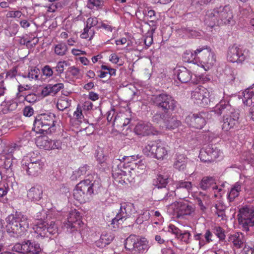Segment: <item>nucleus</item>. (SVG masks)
I'll return each instance as SVG.
<instances>
[{"label":"nucleus","mask_w":254,"mask_h":254,"mask_svg":"<svg viewBox=\"0 0 254 254\" xmlns=\"http://www.w3.org/2000/svg\"><path fill=\"white\" fill-rule=\"evenodd\" d=\"M125 248L131 251V254H144L149 248L148 242L145 238L131 235L126 240Z\"/></svg>","instance_id":"nucleus-8"},{"label":"nucleus","mask_w":254,"mask_h":254,"mask_svg":"<svg viewBox=\"0 0 254 254\" xmlns=\"http://www.w3.org/2000/svg\"><path fill=\"white\" fill-rule=\"evenodd\" d=\"M114 238V236L111 232L103 233L100 239L95 242V245L98 248H103L110 244Z\"/></svg>","instance_id":"nucleus-29"},{"label":"nucleus","mask_w":254,"mask_h":254,"mask_svg":"<svg viewBox=\"0 0 254 254\" xmlns=\"http://www.w3.org/2000/svg\"><path fill=\"white\" fill-rule=\"evenodd\" d=\"M218 115L222 113L224 116L222 128L224 131H228L236 128L239 124V114L235 111L231 106L225 101H221L214 108L212 111Z\"/></svg>","instance_id":"nucleus-4"},{"label":"nucleus","mask_w":254,"mask_h":254,"mask_svg":"<svg viewBox=\"0 0 254 254\" xmlns=\"http://www.w3.org/2000/svg\"><path fill=\"white\" fill-rule=\"evenodd\" d=\"M211 49L207 46H199L195 50V55L196 56L198 64H199L200 61L203 60L207 56L211 55L212 53Z\"/></svg>","instance_id":"nucleus-31"},{"label":"nucleus","mask_w":254,"mask_h":254,"mask_svg":"<svg viewBox=\"0 0 254 254\" xmlns=\"http://www.w3.org/2000/svg\"><path fill=\"white\" fill-rule=\"evenodd\" d=\"M96 191L95 181L92 176L80 182L73 190L74 198L80 203H84L88 201L92 194Z\"/></svg>","instance_id":"nucleus-5"},{"label":"nucleus","mask_w":254,"mask_h":254,"mask_svg":"<svg viewBox=\"0 0 254 254\" xmlns=\"http://www.w3.org/2000/svg\"><path fill=\"white\" fill-rule=\"evenodd\" d=\"M243 101L244 104L249 106L254 103V85L243 92Z\"/></svg>","instance_id":"nucleus-33"},{"label":"nucleus","mask_w":254,"mask_h":254,"mask_svg":"<svg viewBox=\"0 0 254 254\" xmlns=\"http://www.w3.org/2000/svg\"><path fill=\"white\" fill-rule=\"evenodd\" d=\"M83 225L80 213L74 209L69 212L67 219L63 223V227L66 229L67 231L71 232L74 229L80 228Z\"/></svg>","instance_id":"nucleus-12"},{"label":"nucleus","mask_w":254,"mask_h":254,"mask_svg":"<svg viewBox=\"0 0 254 254\" xmlns=\"http://www.w3.org/2000/svg\"><path fill=\"white\" fill-rule=\"evenodd\" d=\"M177 77L178 79L182 83H187L192 80V82L197 83V81L193 80L191 72L186 68H184L178 72Z\"/></svg>","instance_id":"nucleus-34"},{"label":"nucleus","mask_w":254,"mask_h":254,"mask_svg":"<svg viewBox=\"0 0 254 254\" xmlns=\"http://www.w3.org/2000/svg\"><path fill=\"white\" fill-rule=\"evenodd\" d=\"M136 212L133 203L130 202H122L119 212L116 217L112 220V224L114 227L119 228L123 222L127 218L130 217Z\"/></svg>","instance_id":"nucleus-9"},{"label":"nucleus","mask_w":254,"mask_h":254,"mask_svg":"<svg viewBox=\"0 0 254 254\" xmlns=\"http://www.w3.org/2000/svg\"><path fill=\"white\" fill-rule=\"evenodd\" d=\"M240 224L246 231L249 230V227L254 226V208L245 206L239 209L238 215Z\"/></svg>","instance_id":"nucleus-11"},{"label":"nucleus","mask_w":254,"mask_h":254,"mask_svg":"<svg viewBox=\"0 0 254 254\" xmlns=\"http://www.w3.org/2000/svg\"><path fill=\"white\" fill-rule=\"evenodd\" d=\"M67 50L66 44L64 43H59L56 45L54 47L55 53L59 56L64 55Z\"/></svg>","instance_id":"nucleus-41"},{"label":"nucleus","mask_w":254,"mask_h":254,"mask_svg":"<svg viewBox=\"0 0 254 254\" xmlns=\"http://www.w3.org/2000/svg\"><path fill=\"white\" fill-rule=\"evenodd\" d=\"M168 176L159 174L155 181L154 184L158 188H162L166 187L168 184Z\"/></svg>","instance_id":"nucleus-38"},{"label":"nucleus","mask_w":254,"mask_h":254,"mask_svg":"<svg viewBox=\"0 0 254 254\" xmlns=\"http://www.w3.org/2000/svg\"><path fill=\"white\" fill-rule=\"evenodd\" d=\"M27 195L28 198L31 201H39L42 197V188L40 186L36 185L29 190Z\"/></svg>","instance_id":"nucleus-25"},{"label":"nucleus","mask_w":254,"mask_h":254,"mask_svg":"<svg viewBox=\"0 0 254 254\" xmlns=\"http://www.w3.org/2000/svg\"><path fill=\"white\" fill-rule=\"evenodd\" d=\"M164 123L166 128L168 129H174L181 125V122L174 117H169Z\"/></svg>","instance_id":"nucleus-36"},{"label":"nucleus","mask_w":254,"mask_h":254,"mask_svg":"<svg viewBox=\"0 0 254 254\" xmlns=\"http://www.w3.org/2000/svg\"><path fill=\"white\" fill-rule=\"evenodd\" d=\"M225 76L226 81L230 83L235 80L236 72L230 68H226L225 70Z\"/></svg>","instance_id":"nucleus-49"},{"label":"nucleus","mask_w":254,"mask_h":254,"mask_svg":"<svg viewBox=\"0 0 254 254\" xmlns=\"http://www.w3.org/2000/svg\"><path fill=\"white\" fill-rule=\"evenodd\" d=\"M35 142L37 147L46 150L61 149L62 148V142L61 140H53L45 136L38 137Z\"/></svg>","instance_id":"nucleus-17"},{"label":"nucleus","mask_w":254,"mask_h":254,"mask_svg":"<svg viewBox=\"0 0 254 254\" xmlns=\"http://www.w3.org/2000/svg\"><path fill=\"white\" fill-rule=\"evenodd\" d=\"M191 99L194 104L204 107L208 105L211 102L209 91L202 86H197L192 91Z\"/></svg>","instance_id":"nucleus-13"},{"label":"nucleus","mask_w":254,"mask_h":254,"mask_svg":"<svg viewBox=\"0 0 254 254\" xmlns=\"http://www.w3.org/2000/svg\"><path fill=\"white\" fill-rule=\"evenodd\" d=\"M104 4L102 0H88L87 6L89 9H99L101 8Z\"/></svg>","instance_id":"nucleus-43"},{"label":"nucleus","mask_w":254,"mask_h":254,"mask_svg":"<svg viewBox=\"0 0 254 254\" xmlns=\"http://www.w3.org/2000/svg\"><path fill=\"white\" fill-rule=\"evenodd\" d=\"M191 236V234L189 231H181L177 238L182 242L188 244L190 242Z\"/></svg>","instance_id":"nucleus-44"},{"label":"nucleus","mask_w":254,"mask_h":254,"mask_svg":"<svg viewBox=\"0 0 254 254\" xmlns=\"http://www.w3.org/2000/svg\"><path fill=\"white\" fill-rule=\"evenodd\" d=\"M216 62V59L215 55L212 52L211 55L207 56L203 60L200 61L198 65L203 67L204 70L206 71L212 68L215 64Z\"/></svg>","instance_id":"nucleus-32"},{"label":"nucleus","mask_w":254,"mask_h":254,"mask_svg":"<svg viewBox=\"0 0 254 254\" xmlns=\"http://www.w3.org/2000/svg\"><path fill=\"white\" fill-rule=\"evenodd\" d=\"M208 113L201 112L198 114H190L186 119V123L189 126L198 129L202 128L206 124V119H208Z\"/></svg>","instance_id":"nucleus-15"},{"label":"nucleus","mask_w":254,"mask_h":254,"mask_svg":"<svg viewBox=\"0 0 254 254\" xmlns=\"http://www.w3.org/2000/svg\"><path fill=\"white\" fill-rule=\"evenodd\" d=\"M204 22L210 27L222 25H233L234 15L231 7L228 5L219 6L207 11Z\"/></svg>","instance_id":"nucleus-1"},{"label":"nucleus","mask_w":254,"mask_h":254,"mask_svg":"<svg viewBox=\"0 0 254 254\" xmlns=\"http://www.w3.org/2000/svg\"><path fill=\"white\" fill-rule=\"evenodd\" d=\"M153 101L158 107L164 111L174 110L175 107V101L171 96L166 94H161L154 97Z\"/></svg>","instance_id":"nucleus-18"},{"label":"nucleus","mask_w":254,"mask_h":254,"mask_svg":"<svg viewBox=\"0 0 254 254\" xmlns=\"http://www.w3.org/2000/svg\"><path fill=\"white\" fill-rule=\"evenodd\" d=\"M227 58L232 63H242L246 60V56L239 47L234 45L229 48Z\"/></svg>","instance_id":"nucleus-19"},{"label":"nucleus","mask_w":254,"mask_h":254,"mask_svg":"<svg viewBox=\"0 0 254 254\" xmlns=\"http://www.w3.org/2000/svg\"><path fill=\"white\" fill-rule=\"evenodd\" d=\"M56 117L52 113L38 115L35 120L34 127L37 132L51 133L55 130Z\"/></svg>","instance_id":"nucleus-6"},{"label":"nucleus","mask_w":254,"mask_h":254,"mask_svg":"<svg viewBox=\"0 0 254 254\" xmlns=\"http://www.w3.org/2000/svg\"><path fill=\"white\" fill-rule=\"evenodd\" d=\"M222 152L212 145H208L200 151L199 157L203 162H211L221 157Z\"/></svg>","instance_id":"nucleus-16"},{"label":"nucleus","mask_w":254,"mask_h":254,"mask_svg":"<svg viewBox=\"0 0 254 254\" xmlns=\"http://www.w3.org/2000/svg\"><path fill=\"white\" fill-rule=\"evenodd\" d=\"M109 61L113 64H117L119 66H122L124 64V62L116 53H113L110 56Z\"/></svg>","instance_id":"nucleus-51"},{"label":"nucleus","mask_w":254,"mask_h":254,"mask_svg":"<svg viewBox=\"0 0 254 254\" xmlns=\"http://www.w3.org/2000/svg\"><path fill=\"white\" fill-rule=\"evenodd\" d=\"M71 104V100L67 98H64L59 99L57 104V107L59 110L64 111Z\"/></svg>","instance_id":"nucleus-42"},{"label":"nucleus","mask_w":254,"mask_h":254,"mask_svg":"<svg viewBox=\"0 0 254 254\" xmlns=\"http://www.w3.org/2000/svg\"><path fill=\"white\" fill-rule=\"evenodd\" d=\"M12 250L17 253L32 254H39L41 251V248L38 243L30 240L15 244Z\"/></svg>","instance_id":"nucleus-14"},{"label":"nucleus","mask_w":254,"mask_h":254,"mask_svg":"<svg viewBox=\"0 0 254 254\" xmlns=\"http://www.w3.org/2000/svg\"><path fill=\"white\" fill-rule=\"evenodd\" d=\"M53 216H55L53 210H43L37 214V219L43 222L33 226L32 235L35 239L40 240L58 232V227L54 221H51L50 224L47 222Z\"/></svg>","instance_id":"nucleus-2"},{"label":"nucleus","mask_w":254,"mask_h":254,"mask_svg":"<svg viewBox=\"0 0 254 254\" xmlns=\"http://www.w3.org/2000/svg\"><path fill=\"white\" fill-rule=\"evenodd\" d=\"M44 163H25V160L22 161V167L27 175L37 177L40 175L43 171Z\"/></svg>","instance_id":"nucleus-20"},{"label":"nucleus","mask_w":254,"mask_h":254,"mask_svg":"<svg viewBox=\"0 0 254 254\" xmlns=\"http://www.w3.org/2000/svg\"><path fill=\"white\" fill-rule=\"evenodd\" d=\"M34 113V110L29 106H26L23 109V115L26 117H31Z\"/></svg>","instance_id":"nucleus-63"},{"label":"nucleus","mask_w":254,"mask_h":254,"mask_svg":"<svg viewBox=\"0 0 254 254\" xmlns=\"http://www.w3.org/2000/svg\"><path fill=\"white\" fill-rule=\"evenodd\" d=\"M82 110L81 106L78 105L76 110L73 113V117L77 121L80 123L84 120V116Z\"/></svg>","instance_id":"nucleus-46"},{"label":"nucleus","mask_w":254,"mask_h":254,"mask_svg":"<svg viewBox=\"0 0 254 254\" xmlns=\"http://www.w3.org/2000/svg\"><path fill=\"white\" fill-rule=\"evenodd\" d=\"M68 65V64L66 61H60L59 62L56 66V70L57 72L60 73L63 72L64 68Z\"/></svg>","instance_id":"nucleus-52"},{"label":"nucleus","mask_w":254,"mask_h":254,"mask_svg":"<svg viewBox=\"0 0 254 254\" xmlns=\"http://www.w3.org/2000/svg\"><path fill=\"white\" fill-rule=\"evenodd\" d=\"M99 28L104 29L107 33H111L115 29V27L113 26L112 23L107 20L102 21Z\"/></svg>","instance_id":"nucleus-48"},{"label":"nucleus","mask_w":254,"mask_h":254,"mask_svg":"<svg viewBox=\"0 0 254 254\" xmlns=\"http://www.w3.org/2000/svg\"><path fill=\"white\" fill-rule=\"evenodd\" d=\"M50 85V88L51 89V92L52 94H55L57 92H58L61 89L64 88V84L62 83H59L55 84H51Z\"/></svg>","instance_id":"nucleus-53"},{"label":"nucleus","mask_w":254,"mask_h":254,"mask_svg":"<svg viewBox=\"0 0 254 254\" xmlns=\"http://www.w3.org/2000/svg\"><path fill=\"white\" fill-rule=\"evenodd\" d=\"M98 23V21L96 17L88 18L86 21V26L84 28L83 32L80 35L81 37L84 39L89 38V40H91L94 35V31L91 28L97 25Z\"/></svg>","instance_id":"nucleus-22"},{"label":"nucleus","mask_w":254,"mask_h":254,"mask_svg":"<svg viewBox=\"0 0 254 254\" xmlns=\"http://www.w3.org/2000/svg\"><path fill=\"white\" fill-rule=\"evenodd\" d=\"M174 214L178 218L186 216H193L195 214V206L192 203L183 200L176 201L171 205Z\"/></svg>","instance_id":"nucleus-10"},{"label":"nucleus","mask_w":254,"mask_h":254,"mask_svg":"<svg viewBox=\"0 0 254 254\" xmlns=\"http://www.w3.org/2000/svg\"><path fill=\"white\" fill-rule=\"evenodd\" d=\"M229 241L232 243L233 246L237 248H241L246 242L244 235L240 232H237L231 235L229 238Z\"/></svg>","instance_id":"nucleus-28"},{"label":"nucleus","mask_w":254,"mask_h":254,"mask_svg":"<svg viewBox=\"0 0 254 254\" xmlns=\"http://www.w3.org/2000/svg\"><path fill=\"white\" fill-rule=\"evenodd\" d=\"M127 117L126 113H120L118 114L115 117L114 120V123L116 122L117 124H123L124 120Z\"/></svg>","instance_id":"nucleus-55"},{"label":"nucleus","mask_w":254,"mask_h":254,"mask_svg":"<svg viewBox=\"0 0 254 254\" xmlns=\"http://www.w3.org/2000/svg\"><path fill=\"white\" fill-rule=\"evenodd\" d=\"M146 165L143 160H140L137 163L132 164L130 170H128V172L131 176H140L143 174L146 170Z\"/></svg>","instance_id":"nucleus-26"},{"label":"nucleus","mask_w":254,"mask_h":254,"mask_svg":"<svg viewBox=\"0 0 254 254\" xmlns=\"http://www.w3.org/2000/svg\"><path fill=\"white\" fill-rule=\"evenodd\" d=\"M195 54V50L193 52L190 50L186 51L183 55L184 61L188 63H192L198 65L196 56Z\"/></svg>","instance_id":"nucleus-37"},{"label":"nucleus","mask_w":254,"mask_h":254,"mask_svg":"<svg viewBox=\"0 0 254 254\" xmlns=\"http://www.w3.org/2000/svg\"><path fill=\"white\" fill-rule=\"evenodd\" d=\"M41 96L44 97L48 95H52L51 92V89L50 88V85L49 84L46 86H44L41 89L40 92Z\"/></svg>","instance_id":"nucleus-57"},{"label":"nucleus","mask_w":254,"mask_h":254,"mask_svg":"<svg viewBox=\"0 0 254 254\" xmlns=\"http://www.w3.org/2000/svg\"><path fill=\"white\" fill-rule=\"evenodd\" d=\"M173 185L174 187L177 190L178 193H179L178 191L180 190L183 189L184 190V194L182 196L183 197L189 195L192 188L191 182L183 180L175 182L173 183Z\"/></svg>","instance_id":"nucleus-24"},{"label":"nucleus","mask_w":254,"mask_h":254,"mask_svg":"<svg viewBox=\"0 0 254 254\" xmlns=\"http://www.w3.org/2000/svg\"><path fill=\"white\" fill-rule=\"evenodd\" d=\"M42 73L43 75L49 77L53 74V71L50 66L46 65L42 69Z\"/></svg>","instance_id":"nucleus-60"},{"label":"nucleus","mask_w":254,"mask_h":254,"mask_svg":"<svg viewBox=\"0 0 254 254\" xmlns=\"http://www.w3.org/2000/svg\"><path fill=\"white\" fill-rule=\"evenodd\" d=\"M212 234L209 230H207L204 235L197 233L194 236V239L199 241V246L201 248L212 241Z\"/></svg>","instance_id":"nucleus-30"},{"label":"nucleus","mask_w":254,"mask_h":254,"mask_svg":"<svg viewBox=\"0 0 254 254\" xmlns=\"http://www.w3.org/2000/svg\"><path fill=\"white\" fill-rule=\"evenodd\" d=\"M18 30V25L15 23H11L4 30V33L7 36L15 35Z\"/></svg>","instance_id":"nucleus-40"},{"label":"nucleus","mask_w":254,"mask_h":254,"mask_svg":"<svg viewBox=\"0 0 254 254\" xmlns=\"http://www.w3.org/2000/svg\"><path fill=\"white\" fill-rule=\"evenodd\" d=\"M169 151L164 144L159 140L150 141L143 149L144 154L158 160L167 159Z\"/></svg>","instance_id":"nucleus-7"},{"label":"nucleus","mask_w":254,"mask_h":254,"mask_svg":"<svg viewBox=\"0 0 254 254\" xmlns=\"http://www.w3.org/2000/svg\"><path fill=\"white\" fill-rule=\"evenodd\" d=\"M243 254H254V245L250 247L246 245L243 249Z\"/></svg>","instance_id":"nucleus-64"},{"label":"nucleus","mask_w":254,"mask_h":254,"mask_svg":"<svg viewBox=\"0 0 254 254\" xmlns=\"http://www.w3.org/2000/svg\"><path fill=\"white\" fill-rule=\"evenodd\" d=\"M215 208L217 211L218 215L219 216H222L223 211L225 208V206H224L221 202H218L215 204Z\"/></svg>","instance_id":"nucleus-61"},{"label":"nucleus","mask_w":254,"mask_h":254,"mask_svg":"<svg viewBox=\"0 0 254 254\" xmlns=\"http://www.w3.org/2000/svg\"><path fill=\"white\" fill-rule=\"evenodd\" d=\"M39 70L38 68L31 69L28 73V77L31 79H36L38 78Z\"/></svg>","instance_id":"nucleus-59"},{"label":"nucleus","mask_w":254,"mask_h":254,"mask_svg":"<svg viewBox=\"0 0 254 254\" xmlns=\"http://www.w3.org/2000/svg\"><path fill=\"white\" fill-rule=\"evenodd\" d=\"M187 161V158L184 155H177L174 163V166L178 170H183L186 167Z\"/></svg>","instance_id":"nucleus-35"},{"label":"nucleus","mask_w":254,"mask_h":254,"mask_svg":"<svg viewBox=\"0 0 254 254\" xmlns=\"http://www.w3.org/2000/svg\"><path fill=\"white\" fill-rule=\"evenodd\" d=\"M7 232L13 237H18L25 234L29 226L27 216L21 212L8 215L6 219Z\"/></svg>","instance_id":"nucleus-3"},{"label":"nucleus","mask_w":254,"mask_h":254,"mask_svg":"<svg viewBox=\"0 0 254 254\" xmlns=\"http://www.w3.org/2000/svg\"><path fill=\"white\" fill-rule=\"evenodd\" d=\"M89 166L87 165H84L80 167L79 169L74 171L73 174V179L79 178L81 176H84L86 174L88 170Z\"/></svg>","instance_id":"nucleus-45"},{"label":"nucleus","mask_w":254,"mask_h":254,"mask_svg":"<svg viewBox=\"0 0 254 254\" xmlns=\"http://www.w3.org/2000/svg\"><path fill=\"white\" fill-rule=\"evenodd\" d=\"M150 214L149 211H144L142 214L139 215L136 218V223L138 224H141L145 221H148L150 219Z\"/></svg>","instance_id":"nucleus-47"},{"label":"nucleus","mask_w":254,"mask_h":254,"mask_svg":"<svg viewBox=\"0 0 254 254\" xmlns=\"http://www.w3.org/2000/svg\"><path fill=\"white\" fill-rule=\"evenodd\" d=\"M22 160H25V163H44L39 158H36L33 157V155H31V157H26Z\"/></svg>","instance_id":"nucleus-56"},{"label":"nucleus","mask_w":254,"mask_h":254,"mask_svg":"<svg viewBox=\"0 0 254 254\" xmlns=\"http://www.w3.org/2000/svg\"><path fill=\"white\" fill-rule=\"evenodd\" d=\"M242 191V184L240 182H237L233 185L228 190L227 198L229 201H233L235 199L238 197L240 192Z\"/></svg>","instance_id":"nucleus-27"},{"label":"nucleus","mask_w":254,"mask_h":254,"mask_svg":"<svg viewBox=\"0 0 254 254\" xmlns=\"http://www.w3.org/2000/svg\"><path fill=\"white\" fill-rule=\"evenodd\" d=\"M82 110L85 114L86 112L90 111L93 109V105L92 102L89 101H85L81 106Z\"/></svg>","instance_id":"nucleus-54"},{"label":"nucleus","mask_w":254,"mask_h":254,"mask_svg":"<svg viewBox=\"0 0 254 254\" xmlns=\"http://www.w3.org/2000/svg\"><path fill=\"white\" fill-rule=\"evenodd\" d=\"M24 98L26 101L30 103H35L38 100L37 95L33 93L28 94Z\"/></svg>","instance_id":"nucleus-58"},{"label":"nucleus","mask_w":254,"mask_h":254,"mask_svg":"<svg viewBox=\"0 0 254 254\" xmlns=\"http://www.w3.org/2000/svg\"><path fill=\"white\" fill-rule=\"evenodd\" d=\"M168 231L175 234L176 237H178L181 231V230H179L177 227L172 224L169 225Z\"/></svg>","instance_id":"nucleus-62"},{"label":"nucleus","mask_w":254,"mask_h":254,"mask_svg":"<svg viewBox=\"0 0 254 254\" xmlns=\"http://www.w3.org/2000/svg\"><path fill=\"white\" fill-rule=\"evenodd\" d=\"M138 159H139L138 155H132L130 156H125L123 158L124 160V163H121L120 166H125L126 163H130V165H127L125 167V168L127 169V170H130V168H131L132 164L135 163V161H136Z\"/></svg>","instance_id":"nucleus-39"},{"label":"nucleus","mask_w":254,"mask_h":254,"mask_svg":"<svg viewBox=\"0 0 254 254\" xmlns=\"http://www.w3.org/2000/svg\"><path fill=\"white\" fill-rule=\"evenodd\" d=\"M134 132L138 135L146 136L150 134H155L157 131L149 123H138L134 128Z\"/></svg>","instance_id":"nucleus-21"},{"label":"nucleus","mask_w":254,"mask_h":254,"mask_svg":"<svg viewBox=\"0 0 254 254\" xmlns=\"http://www.w3.org/2000/svg\"><path fill=\"white\" fill-rule=\"evenodd\" d=\"M150 214V218L151 217H155L156 219H154V223L160 225L162 224L163 222V218L161 215L160 213L158 211H154V210L149 211Z\"/></svg>","instance_id":"nucleus-50"},{"label":"nucleus","mask_w":254,"mask_h":254,"mask_svg":"<svg viewBox=\"0 0 254 254\" xmlns=\"http://www.w3.org/2000/svg\"><path fill=\"white\" fill-rule=\"evenodd\" d=\"M200 187L203 190L211 189L215 193L222 190L221 187H219L216 184L215 180L212 177H204L200 183Z\"/></svg>","instance_id":"nucleus-23"}]
</instances>
